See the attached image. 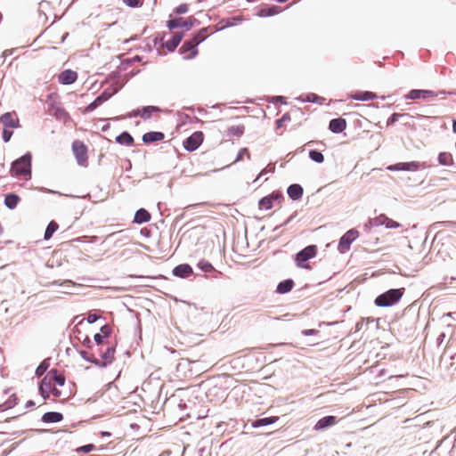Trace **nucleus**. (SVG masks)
<instances>
[{"mask_svg": "<svg viewBox=\"0 0 456 456\" xmlns=\"http://www.w3.org/2000/svg\"><path fill=\"white\" fill-rule=\"evenodd\" d=\"M19 201H20V197L14 193H9V194L5 195L4 204L10 209L15 208L17 207Z\"/></svg>", "mask_w": 456, "mask_h": 456, "instance_id": "28", "label": "nucleus"}, {"mask_svg": "<svg viewBox=\"0 0 456 456\" xmlns=\"http://www.w3.org/2000/svg\"><path fill=\"white\" fill-rule=\"evenodd\" d=\"M12 135V132L10 131L8 128H4V131H3V140L7 142L10 141L11 137Z\"/></svg>", "mask_w": 456, "mask_h": 456, "instance_id": "48", "label": "nucleus"}, {"mask_svg": "<svg viewBox=\"0 0 456 456\" xmlns=\"http://www.w3.org/2000/svg\"><path fill=\"white\" fill-rule=\"evenodd\" d=\"M346 122L342 118L332 119L330 122V126H329V128L333 133H341L346 129Z\"/></svg>", "mask_w": 456, "mask_h": 456, "instance_id": "18", "label": "nucleus"}, {"mask_svg": "<svg viewBox=\"0 0 456 456\" xmlns=\"http://www.w3.org/2000/svg\"><path fill=\"white\" fill-rule=\"evenodd\" d=\"M289 117L288 114H285L281 119H278L277 120V123H282L283 121L285 120H289Z\"/></svg>", "mask_w": 456, "mask_h": 456, "instance_id": "52", "label": "nucleus"}, {"mask_svg": "<svg viewBox=\"0 0 456 456\" xmlns=\"http://www.w3.org/2000/svg\"><path fill=\"white\" fill-rule=\"evenodd\" d=\"M39 392L44 398H48L50 394L55 397H60L61 392L54 387L53 382L51 379V375L48 373L43 378L39 386Z\"/></svg>", "mask_w": 456, "mask_h": 456, "instance_id": "5", "label": "nucleus"}, {"mask_svg": "<svg viewBox=\"0 0 456 456\" xmlns=\"http://www.w3.org/2000/svg\"><path fill=\"white\" fill-rule=\"evenodd\" d=\"M111 331H112V329L110 325H103L102 328H101V332L100 334H102V337H103L104 338H107L110 337V335L111 334Z\"/></svg>", "mask_w": 456, "mask_h": 456, "instance_id": "41", "label": "nucleus"}, {"mask_svg": "<svg viewBox=\"0 0 456 456\" xmlns=\"http://www.w3.org/2000/svg\"><path fill=\"white\" fill-rule=\"evenodd\" d=\"M34 405H35V403L32 400L28 401L27 403H26V407L27 408L32 407Z\"/></svg>", "mask_w": 456, "mask_h": 456, "instance_id": "53", "label": "nucleus"}, {"mask_svg": "<svg viewBox=\"0 0 456 456\" xmlns=\"http://www.w3.org/2000/svg\"><path fill=\"white\" fill-rule=\"evenodd\" d=\"M0 122L5 128H16L20 126V121L15 112H6L0 117Z\"/></svg>", "mask_w": 456, "mask_h": 456, "instance_id": "10", "label": "nucleus"}, {"mask_svg": "<svg viewBox=\"0 0 456 456\" xmlns=\"http://www.w3.org/2000/svg\"><path fill=\"white\" fill-rule=\"evenodd\" d=\"M198 15H200V16H203V15H205V14H204L203 12H199V13H198Z\"/></svg>", "mask_w": 456, "mask_h": 456, "instance_id": "58", "label": "nucleus"}, {"mask_svg": "<svg viewBox=\"0 0 456 456\" xmlns=\"http://www.w3.org/2000/svg\"><path fill=\"white\" fill-rule=\"evenodd\" d=\"M423 166L419 162L411 161V162L397 163L395 165L389 166L387 167V169H389L391 171H400V170L416 171V170H419V168H421Z\"/></svg>", "mask_w": 456, "mask_h": 456, "instance_id": "11", "label": "nucleus"}, {"mask_svg": "<svg viewBox=\"0 0 456 456\" xmlns=\"http://www.w3.org/2000/svg\"><path fill=\"white\" fill-rule=\"evenodd\" d=\"M245 130V126L243 125H235L228 127L227 135L228 136H236L240 137Z\"/></svg>", "mask_w": 456, "mask_h": 456, "instance_id": "31", "label": "nucleus"}, {"mask_svg": "<svg viewBox=\"0 0 456 456\" xmlns=\"http://www.w3.org/2000/svg\"><path fill=\"white\" fill-rule=\"evenodd\" d=\"M188 12V5L186 4H182L175 8V12L177 14L186 13Z\"/></svg>", "mask_w": 456, "mask_h": 456, "instance_id": "46", "label": "nucleus"}, {"mask_svg": "<svg viewBox=\"0 0 456 456\" xmlns=\"http://www.w3.org/2000/svg\"><path fill=\"white\" fill-rule=\"evenodd\" d=\"M438 162L442 166H452L454 164L453 157L450 152H440Z\"/></svg>", "mask_w": 456, "mask_h": 456, "instance_id": "29", "label": "nucleus"}, {"mask_svg": "<svg viewBox=\"0 0 456 456\" xmlns=\"http://www.w3.org/2000/svg\"><path fill=\"white\" fill-rule=\"evenodd\" d=\"M338 422L335 416H326L319 419L314 427L315 431H321L336 425Z\"/></svg>", "mask_w": 456, "mask_h": 456, "instance_id": "15", "label": "nucleus"}, {"mask_svg": "<svg viewBox=\"0 0 456 456\" xmlns=\"http://www.w3.org/2000/svg\"><path fill=\"white\" fill-rule=\"evenodd\" d=\"M269 319H271V317L268 314L262 313L256 316V321L260 324H264Z\"/></svg>", "mask_w": 456, "mask_h": 456, "instance_id": "45", "label": "nucleus"}, {"mask_svg": "<svg viewBox=\"0 0 456 456\" xmlns=\"http://www.w3.org/2000/svg\"><path fill=\"white\" fill-rule=\"evenodd\" d=\"M235 20H239V19L234 18V17L230 18V19H228V20H227L226 24L222 25L220 28H218L217 26H216L214 28H222V29H224V28H227L232 27V26H236V25H237V23L235 22Z\"/></svg>", "mask_w": 456, "mask_h": 456, "instance_id": "43", "label": "nucleus"}, {"mask_svg": "<svg viewBox=\"0 0 456 456\" xmlns=\"http://www.w3.org/2000/svg\"><path fill=\"white\" fill-rule=\"evenodd\" d=\"M248 2H253L254 0H248Z\"/></svg>", "mask_w": 456, "mask_h": 456, "instance_id": "59", "label": "nucleus"}, {"mask_svg": "<svg viewBox=\"0 0 456 456\" xmlns=\"http://www.w3.org/2000/svg\"><path fill=\"white\" fill-rule=\"evenodd\" d=\"M265 173V170H263V171H261V173L259 174V176H260V175H264Z\"/></svg>", "mask_w": 456, "mask_h": 456, "instance_id": "57", "label": "nucleus"}, {"mask_svg": "<svg viewBox=\"0 0 456 456\" xmlns=\"http://www.w3.org/2000/svg\"><path fill=\"white\" fill-rule=\"evenodd\" d=\"M203 140V133L201 131H196L183 141V145L186 151H193L201 145Z\"/></svg>", "mask_w": 456, "mask_h": 456, "instance_id": "8", "label": "nucleus"}, {"mask_svg": "<svg viewBox=\"0 0 456 456\" xmlns=\"http://www.w3.org/2000/svg\"><path fill=\"white\" fill-rule=\"evenodd\" d=\"M350 98L357 101H370L376 99L377 95L369 91H355L350 94Z\"/></svg>", "mask_w": 456, "mask_h": 456, "instance_id": "17", "label": "nucleus"}, {"mask_svg": "<svg viewBox=\"0 0 456 456\" xmlns=\"http://www.w3.org/2000/svg\"><path fill=\"white\" fill-rule=\"evenodd\" d=\"M198 266L200 269H201L203 272L208 273L214 270L213 265L208 263V261L201 260L199 262Z\"/></svg>", "mask_w": 456, "mask_h": 456, "instance_id": "38", "label": "nucleus"}, {"mask_svg": "<svg viewBox=\"0 0 456 456\" xmlns=\"http://www.w3.org/2000/svg\"><path fill=\"white\" fill-rule=\"evenodd\" d=\"M183 23H185V18L170 15L169 20L167 21V28H184Z\"/></svg>", "mask_w": 456, "mask_h": 456, "instance_id": "26", "label": "nucleus"}, {"mask_svg": "<svg viewBox=\"0 0 456 456\" xmlns=\"http://www.w3.org/2000/svg\"><path fill=\"white\" fill-rule=\"evenodd\" d=\"M59 224L55 221H51L45 232V240H50L53 236V234L58 230Z\"/></svg>", "mask_w": 456, "mask_h": 456, "instance_id": "34", "label": "nucleus"}, {"mask_svg": "<svg viewBox=\"0 0 456 456\" xmlns=\"http://www.w3.org/2000/svg\"><path fill=\"white\" fill-rule=\"evenodd\" d=\"M403 295V289H393L378 296L375 299V304L378 306L386 307L397 303Z\"/></svg>", "mask_w": 456, "mask_h": 456, "instance_id": "3", "label": "nucleus"}, {"mask_svg": "<svg viewBox=\"0 0 456 456\" xmlns=\"http://www.w3.org/2000/svg\"><path fill=\"white\" fill-rule=\"evenodd\" d=\"M94 339L98 348H100L101 346H105L104 338L102 337V334L96 333L94 337Z\"/></svg>", "mask_w": 456, "mask_h": 456, "instance_id": "44", "label": "nucleus"}, {"mask_svg": "<svg viewBox=\"0 0 456 456\" xmlns=\"http://www.w3.org/2000/svg\"><path fill=\"white\" fill-rule=\"evenodd\" d=\"M452 131L454 133H456V120L453 121V124H452Z\"/></svg>", "mask_w": 456, "mask_h": 456, "instance_id": "54", "label": "nucleus"}, {"mask_svg": "<svg viewBox=\"0 0 456 456\" xmlns=\"http://www.w3.org/2000/svg\"><path fill=\"white\" fill-rule=\"evenodd\" d=\"M31 173V158L25 155L12 163L11 174L12 176H29Z\"/></svg>", "mask_w": 456, "mask_h": 456, "instance_id": "2", "label": "nucleus"}, {"mask_svg": "<svg viewBox=\"0 0 456 456\" xmlns=\"http://www.w3.org/2000/svg\"><path fill=\"white\" fill-rule=\"evenodd\" d=\"M165 135L161 132H148L142 135V141L145 143H151L162 141Z\"/></svg>", "mask_w": 456, "mask_h": 456, "instance_id": "20", "label": "nucleus"}, {"mask_svg": "<svg viewBox=\"0 0 456 456\" xmlns=\"http://www.w3.org/2000/svg\"><path fill=\"white\" fill-rule=\"evenodd\" d=\"M181 39H182V37L180 35L176 34V35L173 36L171 40L167 41L165 43V45L169 51H174L179 45Z\"/></svg>", "mask_w": 456, "mask_h": 456, "instance_id": "35", "label": "nucleus"}, {"mask_svg": "<svg viewBox=\"0 0 456 456\" xmlns=\"http://www.w3.org/2000/svg\"><path fill=\"white\" fill-rule=\"evenodd\" d=\"M200 41H197L196 43L192 44L191 42H185L183 45V48H186V49H191L193 48L196 45L199 44Z\"/></svg>", "mask_w": 456, "mask_h": 456, "instance_id": "51", "label": "nucleus"}, {"mask_svg": "<svg viewBox=\"0 0 456 456\" xmlns=\"http://www.w3.org/2000/svg\"><path fill=\"white\" fill-rule=\"evenodd\" d=\"M51 375V379L53 382L54 386L58 385L62 387L65 384V376L62 373H60L57 370L53 369L47 372Z\"/></svg>", "mask_w": 456, "mask_h": 456, "instance_id": "24", "label": "nucleus"}, {"mask_svg": "<svg viewBox=\"0 0 456 456\" xmlns=\"http://www.w3.org/2000/svg\"><path fill=\"white\" fill-rule=\"evenodd\" d=\"M151 214L144 208H140L135 212L134 222L136 224L147 223L151 220Z\"/></svg>", "mask_w": 456, "mask_h": 456, "instance_id": "22", "label": "nucleus"}, {"mask_svg": "<svg viewBox=\"0 0 456 456\" xmlns=\"http://www.w3.org/2000/svg\"><path fill=\"white\" fill-rule=\"evenodd\" d=\"M279 6L266 4L259 10L258 14L261 17H270L279 13Z\"/></svg>", "mask_w": 456, "mask_h": 456, "instance_id": "23", "label": "nucleus"}, {"mask_svg": "<svg viewBox=\"0 0 456 456\" xmlns=\"http://www.w3.org/2000/svg\"><path fill=\"white\" fill-rule=\"evenodd\" d=\"M282 198V195L280 192L273 191L270 195L264 197L259 200V208L260 209H271L273 207V202L275 200H280Z\"/></svg>", "mask_w": 456, "mask_h": 456, "instance_id": "12", "label": "nucleus"}, {"mask_svg": "<svg viewBox=\"0 0 456 456\" xmlns=\"http://www.w3.org/2000/svg\"><path fill=\"white\" fill-rule=\"evenodd\" d=\"M63 415L56 411H49L43 415L42 420L46 423L59 422L62 420Z\"/></svg>", "mask_w": 456, "mask_h": 456, "instance_id": "25", "label": "nucleus"}, {"mask_svg": "<svg viewBox=\"0 0 456 456\" xmlns=\"http://www.w3.org/2000/svg\"><path fill=\"white\" fill-rule=\"evenodd\" d=\"M72 151L77 163L80 166L86 167L88 164L87 147L81 141H75L72 143Z\"/></svg>", "mask_w": 456, "mask_h": 456, "instance_id": "6", "label": "nucleus"}, {"mask_svg": "<svg viewBox=\"0 0 456 456\" xmlns=\"http://www.w3.org/2000/svg\"><path fill=\"white\" fill-rule=\"evenodd\" d=\"M289 196L294 200H299L303 195V188L299 184H292L288 188Z\"/></svg>", "mask_w": 456, "mask_h": 456, "instance_id": "27", "label": "nucleus"}, {"mask_svg": "<svg viewBox=\"0 0 456 456\" xmlns=\"http://www.w3.org/2000/svg\"><path fill=\"white\" fill-rule=\"evenodd\" d=\"M279 3H285L287 2L288 0H277Z\"/></svg>", "mask_w": 456, "mask_h": 456, "instance_id": "56", "label": "nucleus"}, {"mask_svg": "<svg viewBox=\"0 0 456 456\" xmlns=\"http://www.w3.org/2000/svg\"><path fill=\"white\" fill-rule=\"evenodd\" d=\"M95 449V446L93 444H89L86 445L80 446L76 449V452H83V453H88L91 452Z\"/></svg>", "mask_w": 456, "mask_h": 456, "instance_id": "39", "label": "nucleus"}, {"mask_svg": "<svg viewBox=\"0 0 456 456\" xmlns=\"http://www.w3.org/2000/svg\"><path fill=\"white\" fill-rule=\"evenodd\" d=\"M123 3L132 8L139 7L142 4V0H123Z\"/></svg>", "mask_w": 456, "mask_h": 456, "instance_id": "42", "label": "nucleus"}, {"mask_svg": "<svg viewBox=\"0 0 456 456\" xmlns=\"http://www.w3.org/2000/svg\"><path fill=\"white\" fill-rule=\"evenodd\" d=\"M184 28H191L192 27H198L200 25V21L195 16H190L185 18V23H183Z\"/></svg>", "mask_w": 456, "mask_h": 456, "instance_id": "36", "label": "nucleus"}, {"mask_svg": "<svg viewBox=\"0 0 456 456\" xmlns=\"http://www.w3.org/2000/svg\"><path fill=\"white\" fill-rule=\"evenodd\" d=\"M115 351H116L115 346H110V345H108L106 346V348H104V346H101L100 348H98V353L102 358L101 361L98 360L96 357H94V355L87 356L86 352H81V354L86 360H87L96 365L106 366L107 364H110L113 362L114 358H115L114 357Z\"/></svg>", "mask_w": 456, "mask_h": 456, "instance_id": "1", "label": "nucleus"}, {"mask_svg": "<svg viewBox=\"0 0 456 456\" xmlns=\"http://www.w3.org/2000/svg\"><path fill=\"white\" fill-rule=\"evenodd\" d=\"M102 436H110V434L109 432H102Z\"/></svg>", "mask_w": 456, "mask_h": 456, "instance_id": "55", "label": "nucleus"}, {"mask_svg": "<svg viewBox=\"0 0 456 456\" xmlns=\"http://www.w3.org/2000/svg\"><path fill=\"white\" fill-rule=\"evenodd\" d=\"M370 226L385 225L387 228H398L400 224L387 217L386 215L381 214L379 216L372 218L369 221Z\"/></svg>", "mask_w": 456, "mask_h": 456, "instance_id": "9", "label": "nucleus"}, {"mask_svg": "<svg viewBox=\"0 0 456 456\" xmlns=\"http://www.w3.org/2000/svg\"><path fill=\"white\" fill-rule=\"evenodd\" d=\"M100 318L96 314H89L86 320L89 323L95 322Z\"/></svg>", "mask_w": 456, "mask_h": 456, "instance_id": "49", "label": "nucleus"}, {"mask_svg": "<svg viewBox=\"0 0 456 456\" xmlns=\"http://www.w3.org/2000/svg\"><path fill=\"white\" fill-rule=\"evenodd\" d=\"M77 79V73L71 69H66L58 76V81L62 85L73 84Z\"/></svg>", "mask_w": 456, "mask_h": 456, "instance_id": "14", "label": "nucleus"}, {"mask_svg": "<svg viewBox=\"0 0 456 456\" xmlns=\"http://www.w3.org/2000/svg\"><path fill=\"white\" fill-rule=\"evenodd\" d=\"M173 273L181 278H187L192 273V268L187 264H182L175 267Z\"/></svg>", "mask_w": 456, "mask_h": 456, "instance_id": "19", "label": "nucleus"}, {"mask_svg": "<svg viewBox=\"0 0 456 456\" xmlns=\"http://www.w3.org/2000/svg\"><path fill=\"white\" fill-rule=\"evenodd\" d=\"M293 286H294V282L292 280H286L278 284L277 292H279L281 294L287 293L292 289Z\"/></svg>", "mask_w": 456, "mask_h": 456, "instance_id": "32", "label": "nucleus"}, {"mask_svg": "<svg viewBox=\"0 0 456 456\" xmlns=\"http://www.w3.org/2000/svg\"><path fill=\"white\" fill-rule=\"evenodd\" d=\"M359 237V232L355 229L347 231L340 239L338 249L340 253L349 250L351 243Z\"/></svg>", "mask_w": 456, "mask_h": 456, "instance_id": "7", "label": "nucleus"}, {"mask_svg": "<svg viewBox=\"0 0 456 456\" xmlns=\"http://www.w3.org/2000/svg\"><path fill=\"white\" fill-rule=\"evenodd\" d=\"M117 142L120 144L131 146L134 143V139L127 132H123L116 138Z\"/></svg>", "mask_w": 456, "mask_h": 456, "instance_id": "33", "label": "nucleus"}, {"mask_svg": "<svg viewBox=\"0 0 456 456\" xmlns=\"http://www.w3.org/2000/svg\"><path fill=\"white\" fill-rule=\"evenodd\" d=\"M159 111V108L155 106L143 107L142 110H137L130 114V117L141 116L143 119L151 118L152 112Z\"/></svg>", "mask_w": 456, "mask_h": 456, "instance_id": "16", "label": "nucleus"}, {"mask_svg": "<svg viewBox=\"0 0 456 456\" xmlns=\"http://www.w3.org/2000/svg\"><path fill=\"white\" fill-rule=\"evenodd\" d=\"M303 335L305 336H310V335H315L318 333V330H314V329H310V330H305L302 331Z\"/></svg>", "mask_w": 456, "mask_h": 456, "instance_id": "50", "label": "nucleus"}, {"mask_svg": "<svg viewBox=\"0 0 456 456\" xmlns=\"http://www.w3.org/2000/svg\"><path fill=\"white\" fill-rule=\"evenodd\" d=\"M279 419L278 417H269V418H263L256 419L252 422L253 428H258L262 426H267L275 423Z\"/></svg>", "mask_w": 456, "mask_h": 456, "instance_id": "30", "label": "nucleus"}, {"mask_svg": "<svg viewBox=\"0 0 456 456\" xmlns=\"http://www.w3.org/2000/svg\"><path fill=\"white\" fill-rule=\"evenodd\" d=\"M112 94L107 91L102 92L93 102L87 105L84 110L83 113H87L94 110L96 108L101 106L103 102L108 101L111 97Z\"/></svg>", "mask_w": 456, "mask_h": 456, "instance_id": "13", "label": "nucleus"}, {"mask_svg": "<svg viewBox=\"0 0 456 456\" xmlns=\"http://www.w3.org/2000/svg\"><path fill=\"white\" fill-rule=\"evenodd\" d=\"M317 254V247L310 245L299 251L296 256V264L300 268L310 269V265L306 262L314 257Z\"/></svg>", "mask_w": 456, "mask_h": 456, "instance_id": "4", "label": "nucleus"}, {"mask_svg": "<svg viewBox=\"0 0 456 456\" xmlns=\"http://www.w3.org/2000/svg\"><path fill=\"white\" fill-rule=\"evenodd\" d=\"M403 115L402 114H399V113H394L387 120V126H391L393 124H395L400 117H402Z\"/></svg>", "mask_w": 456, "mask_h": 456, "instance_id": "47", "label": "nucleus"}, {"mask_svg": "<svg viewBox=\"0 0 456 456\" xmlns=\"http://www.w3.org/2000/svg\"><path fill=\"white\" fill-rule=\"evenodd\" d=\"M309 157L312 160H314V162H317V163H322L324 160V157H323L322 153L318 151H314V150L310 151Z\"/></svg>", "mask_w": 456, "mask_h": 456, "instance_id": "37", "label": "nucleus"}, {"mask_svg": "<svg viewBox=\"0 0 456 456\" xmlns=\"http://www.w3.org/2000/svg\"><path fill=\"white\" fill-rule=\"evenodd\" d=\"M435 96V93L429 90H411L408 94V98L412 100Z\"/></svg>", "mask_w": 456, "mask_h": 456, "instance_id": "21", "label": "nucleus"}, {"mask_svg": "<svg viewBox=\"0 0 456 456\" xmlns=\"http://www.w3.org/2000/svg\"><path fill=\"white\" fill-rule=\"evenodd\" d=\"M48 368V363L44 361L40 363V365L37 368L36 370V374L40 377L42 376L47 370Z\"/></svg>", "mask_w": 456, "mask_h": 456, "instance_id": "40", "label": "nucleus"}]
</instances>
